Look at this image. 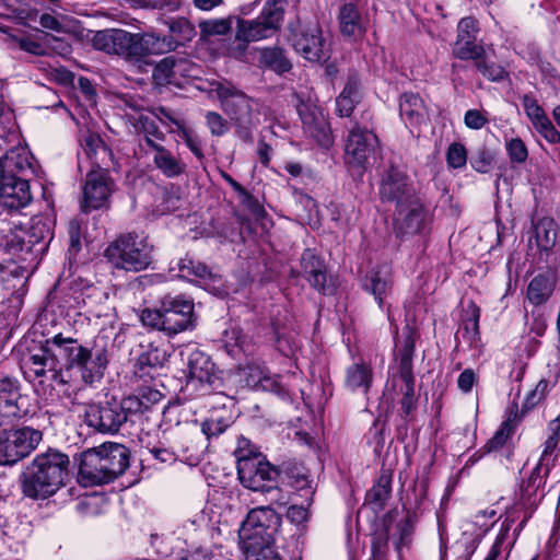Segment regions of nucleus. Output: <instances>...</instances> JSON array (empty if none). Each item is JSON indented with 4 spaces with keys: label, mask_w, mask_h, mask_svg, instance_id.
<instances>
[{
    "label": "nucleus",
    "mask_w": 560,
    "mask_h": 560,
    "mask_svg": "<svg viewBox=\"0 0 560 560\" xmlns=\"http://www.w3.org/2000/svg\"><path fill=\"white\" fill-rule=\"evenodd\" d=\"M164 25L168 30V35L109 28L95 32L91 43L97 50L117 55L128 61L140 62L152 55L174 51L190 43L196 36L195 25L186 18H170L164 21Z\"/></svg>",
    "instance_id": "f257e3e1"
},
{
    "label": "nucleus",
    "mask_w": 560,
    "mask_h": 560,
    "mask_svg": "<svg viewBox=\"0 0 560 560\" xmlns=\"http://www.w3.org/2000/svg\"><path fill=\"white\" fill-rule=\"evenodd\" d=\"M69 457L55 450L37 454L20 476L22 493L33 500H45L66 485Z\"/></svg>",
    "instance_id": "f03ea898"
},
{
    "label": "nucleus",
    "mask_w": 560,
    "mask_h": 560,
    "mask_svg": "<svg viewBox=\"0 0 560 560\" xmlns=\"http://www.w3.org/2000/svg\"><path fill=\"white\" fill-rule=\"evenodd\" d=\"M129 466V451L119 443H104L81 454L78 480L84 487L110 482Z\"/></svg>",
    "instance_id": "7ed1b4c3"
},
{
    "label": "nucleus",
    "mask_w": 560,
    "mask_h": 560,
    "mask_svg": "<svg viewBox=\"0 0 560 560\" xmlns=\"http://www.w3.org/2000/svg\"><path fill=\"white\" fill-rule=\"evenodd\" d=\"M211 85L223 112L234 124L237 137L252 143L253 131L258 124V103L229 81H218Z\"/></svg>",
    "instance_id": "20e7f679"
},
{
    "label": "nucleus",
    "mask_w": 560,
    "mask_h": 560,
    "mask_svg": "<svg viewBox=\"0 0 560 560\" xmlns=\"http://www.w3.org/2000/svg\"><path fill=\"white\" fill-rule=\"evenodd\" d=\"M152 253L153 246L147 236L126 233L112 242L104 255L115 268L138 272L150 266Z\"/></svg>",
    "instance_id": "39448f33"
},
{
    "label": "nucleus",
    "mask_w": 560,
    "mask_h": 560,
    "mask_svg": "<svg viewBox=\"0 0 560 560\" xmlns=\"http://www.w3.org/2000/svg\"><path fill=\"white\" fill-rule=\"evenodd\" d=\"M59 355L66 358L69 368H77L84 383L92 384L102 378L107 364V358L103 350L92 351L75 339L66 338L58 334L50 338Z\"/></svg>",
    "instance_id": "423d86ee"
},
{
    "label": "nucleus",
    "mask_w": 560,
    "mask_h": 560,
    "mask_svg": "<svg viewBox=\"0 0 560 560\" xmlns=\"http://www.w3.org/2000/svg\"><path fill=\"white\" fill-rule=\"evenodd\" d=\"M416 331L412 327L406 326L402 329V339L398 340L397 361L398 373L393 376V387L402 395L401 409L405 415H409L413 409L415 399V377L412 373V357L415 353Z\"/></svg>",
    "instance_id": "0eeeda50"
},
{
    "label": "nucleus",
    "mask_w": 560,
    "mask_h": 560,
    "mask_svg": "<svg viewBox=\"0 0 560 560\" xmlns=\"http://www.w3.org/2000/svg\"><path fill=\"white\" fill-rule=\"evenodd\" d=\"M287 0H266L260 14L253 20H237L236 39L250 43L273 36L281 27Z\"/></svg>",
    "instance_id": "6e6552de"
},
{
    "label": "nucleus",
    "mask_w": 560,
    "mask_h": 560,
    "mask_svg": "<svg viewBox=\"0 0 560 560\" xmlns=\"http://www.w3.org/2000/svg\"><path fill=\"white\" fill-rule=\"evenodd\" d=\"M237 475L245 488L270 494V501L279 500L278 479L280 471L262 454H257L250 458H244L243 456L237 465Z\"/></svg>",
    "instance_id": "1a4fd4ad"
},
{
    "label": "nucleus",
    "mask_w": 560,
    "mask_h": 560,
    "mask_svg": "<svg viewBox=\"0 0 560 560\" xmlns=\"http://www.w3.org/2000/svg\"><path fill=\"white\" fill-rule=\"evenodd\" d=\"M281 526L280 515L270 506H259L250 510L242 522L238 537L243 545L257 547L261 544H272L276 533Z\"/></svg>",
    "instance_id": "9d476101"
},
{
    "label": "nucleus",
    "mask_w": 560,
    "mask_h": 560,
    "mask_svg": "<svg viewBox=\"0 0 560 560\" xmlns=\"http://www.w3.org/2000/svg\"><path fill=\"white\" fill-rule=\"evenodd\" d=\"M59 355L50 339L45 340L35 351H30L22 359V369L27 378H49L56 384L66 385L68 380L58 364Z\"/></svg>",
    "instance_id": "9b49d317"
},
{
    "label": "nucleus",
    "mask_w": 560,
    "mask_h": 560,
    "mask_svg": "<svg viewBox=\"0 0 560 560\" xmlns=\"http://www.w3.org/2000/svg\"><path fill=\"white\" fill-rule=\"evenodd\" d=\"M129 417L124 399L86 404L84 407V422L100 433H117Z\"/></svg>",
    "instance_id": "f8f14e48"
},
{
    "label": "nucleus",
    "mask_w": 560,
    "mask_h": 560,
    "mask_svg": "<svg viewBox=\"0 0 560 560\" xmlns=\"http://www.w3.org/2000/svg\"><path fill=\"white\" fill-rule=\"evenodd\" d=\"M188 381L191 386L201 392L202 395L210 394L221 387L222 381L218 374L215 364L210 355L194 349L187 358Z\"/></svg>",
    "instance_id": "ddd939ff"
},
{
    "label": "nucleus",
    "mask_w": 560,
    "mask_h": 560,
    "mask_svg": "<svg viewBox=\"0 0 560 560\" xmlns=\"http://www.w3.org/2000/svg\"><path fill=\"white\" fill-rule=\"evenodd\" d=\"M27 415L20 383L12 377L0 378V428L12 424Z\"/></svg>",
    "instance_id": "4468645a"
},
{
    "label": "nucleus",
    "mask_w": 560,
    "mask_h": 560,
    "mask_svg": "<svg viewBox=\"0 0 560 560\" xmlns=\"http://www.w3.org/2000/svg\"><path fill=\"white\" fill-rule=\"evenodd\" d=\"M164 332L177 335L194 326V303L180 296L163 300Z\"/></svg>",
    "instance_id": "2eb2a0df"
},
{
    "label": "nucleus",
    "mask_w": 560,
    "mask_h": 560,
    "mask_svg": "<svg viewBox=\"0 0 560 560\" xmlns=\"http://www.w3.org/2000/svg\"><path fill=\"white\" fill-rule=\"evenodd\" d=\"M291 40L295 51L308 61L320 62L328 58L329 48L317 25L300 30Z\"/></svg>",
    "instance_id": "dca6fc26"
},
{
    "label": "nucleus",
    "mask_w": 560,
    "mask_h": 560,
    "mask_svg": "<svg viewBox=\"0 0 560 560\" xmlns=\"http://www.w3.org/2000/svg\"><path fill=\"white\" fill-rule=\"evenodd\" d=\"M376 143L377 138L372 131L358 125L352 126L345 147L346 163L362 168L374 152Z\"/></svg>",
    "instance_id": "f3484780"
},
{
    "label": "nucleus",
    "mask_w": 560,
    "mask_h": 560,
    "mask_svg": "<svg viewBox=\"0 0 560 560\" xmlns=\"http://www.w3.org/2000/svg\"><path fill=\"white\" fill-rule=\"evenodd\" d=\"M378 191L382 200L396 202L397 206L415 197L413 188L406 174L393 165L384 171Z\"/></svg>",
    "instance_id": "a211bd4d"
},
{
    "label": "nucleus",
    "mask_w": 560,
    "mask_h": 560,
    "mask_svg": "<svg viewBox=\"0 0 560 560\" xmlns=\"http://www.w3.org/2000/svg\"><path fill=\"white\" fill-rule=\"evenodd\" d=\"M113 189L114 182L106 172L90 171L83 188V210L89 211L103 207Z\"/></svg>",
    "instance_id": "6ab92c4d"
},
{
    "label": "nucleus",
    "mask_w": 560,
    "mask_h": 560,
    "mask_svg": "<svg viewBox=\"0 0 560 560\" xmlns=\"http://www.w3.org/2000/svg\"><path fill=\"white\" fill-rule=\"evenodd\" d=\"M301 268L304 278L316 290L324 294H332L335 281L327 275L326 265L313 250L305 249L301 257Z\"/></svg>",
    "instance_id": "aec40b11"
},
{
    "label": "nucleus",
    "mask_w": 560,
    "mask_h": 560,
    "mask_svg": "<svg viewBox=\"0 0 560 560\" xmlns=\"http://www.w3.org/2000/svg\"><path fill=\"white\" fill-rule=\"evenodd\" d=\"M298 113L301 117L304 132L319 145L328 148L331 144L330 128L322 110L316 106L302 103L298 106Z\"/></svg>",
    "instance_id": "412c9836"
},
{
    "label": "nucleus",
    "mask_w": 560,
    "mask_h": 560,
    "mask_svg": "<svg viewBox=\"0 0 560 560\" xmlns=\"http://www.w3.org/2000/svg\"><path fill=\"white\" fill-rule=\"evenodd\" d=\"M428 213L415 196L406 203L397 206V232L401 235H412L420 232L427 222Z\"/></svg>",
    "instance_id": "4be33fe9"
},
{
    "label": "nucleus",
    "mask_w": 560,
    "mask_h": 560,
    "mask_svg": "<svg viewBox=\"0 0 560 560\" xmlns=\"http://www.w3.org/2000/svg\"><path fill=\"white\" fill-rule=\"evenodd\" d=\"M28 179L19 176L0 177V205L9 209L25 207L31 201Z\"/></svg>",
    "instance_id": "5701e85b"
},
{
    "label": "nucleus",
    "mask_w": 560,
    "mask_h": 560,
    "mask_svg": "<svg viewBox=\"0 0 560 560\" xmlns=\"http://www.w3.org/2000/svg\"><path fill=\"white\" fill-rule=\"evenodd\" d=\"M195 66L185 59L165 57L153 69V81L161 86L177 83V75L194 77Z\"/></svg>",
    "instance_id": "b1692460"
},
{
    "label": "nucleus",
    "mask_w": 560,
    "mask_h": 560,
    "mask_svg": "<svg viewBox=\"0 0 560 560\" xmlns=\"http://www.w3.org/2000/svg\"><path fill=\"white\" fill-rule=\"evenodd\" d=\"M83 151L90 159L95 172H106L115 168V162L112 150L103 142L96 133H89L83 139Z\"/></svg>",
    "instance_id": "393cba45"
},
{
    "label": "nucleus",
    "mask_w": 560,
    "mask_h": 560,
    "mask_svg": "<svg viewBox=\"0 0 560 560\" xmlns=\"http://www.w3.org/2000/svg\"><path fill=\"white\" fill-rule=\"evenodd\" d=\"M34 158L24 148H14L0 159V177L27 176L35 174Z\"/></svg>",
    "instance_id": "a878e982"
},
{
    "label": "nucleus",
    "mask_w": 560,
    "mask_h": 560,
    "mask_svg": "<svg viewBox=\"0 0 560 560\" xmlns=\"http://www.w3.org/2000/svg\"><path fill=\"white\" fill-rule=\"evenodd\" d=\"M149 147L154 151L153 163L155 167L167 178L178 177L186 171V164L165 149L160 142L149 141Z\"/></svg>",
    "instance_id": "bb28decb"
},
{
    "label": "nucleus",
    "mask_w": 560,
    "mask_h": 560,
    "mask_svg": "<svg viewBox=\"0 0 560 560\" xmlns=\"http://www.w3.org/2000/svg\"><path fill=\"white\" fill-rule=\"evenodd\" d=\"M339 24L341 34L352 39L363 37L366 31L365 21L352 3H347L341 7Z\"/></svg>",
    "instance_id": "cd10ccee"
},
{
    "label": "nucleus",
    "mask_w": 560,
    "mask_h": 560,
    "mask_svg": "<svg viewBox=\"0 0 560 560\" xmlns=\"http://www.w3.org/2000/svg\"><path fill=\"white\" fill-rule=\"evenodd\" d=\"M363 288L374 296L378 306L383 307L384 299L392 289L388 269L383 267L369 271L363 280Z\"/></svg>",
    "instance_id": "c85d7f7f"
},
{
    "label": "nucleus",
    "mask_w": 560,
    "mask_h": 560,
    "mask_svg": "<svg viewBox=\"0 0 560 560\" xmlns=\"http://www.w3.org/2000/svg\"><path fill=\"white\" fill-rule=\"evenodd\" d=\"M246 385L254 389L280 392L277 376H271L269 371L259 364H248L243 369Z\"/></svg>",
    "instance_id": "c756f323"
},
{
    "label": "nucleus",
    "mask_w": 560,
    "mask_h": 560,
    "mask_svg": "<svg viewBox=\"0 0 560 560\" xmlns=\"http://www.w3.org/2000/svg\"><path fill=\"white\" fill-rule=\"evenodd\" d=\"M373 380L370 364L365 362L353 363L346 370L345 384L352 392L368 393Z\"/></svg>",
    "instance_id": "7c9ffc66"
},
{
    "label": "nucleus",
    "mask_w": 560,
    "mask_h": 560,
    "mask_svg": "<svg viewBox=\"0 0 560 560\" xmlns=\"http://www.w3.org/2000/svg\"><path fill=\"white\" fill-rule=\"evenodd\" d=\"M399 113L407 125H420L424 121L425 114L423 101L416 93H404L399 100Z\"/></svg>",
    "instance_id": "2f4dec72"
},
{
    "label": "nucleus",
    "mask_w": 560,
    "mask_h": 560,
    "mask_svg": "<svg viewBox=\"0 0 560 560\" xmlns=\"http://www.w3.org/2000/svg\"><path fill=\"white\" fill-rule=\"evenodd\" d=\"M163 398L160 390L151 387H141L137 394L124 398L125 406L129 416L133 413H142L152 406L159 404Z\"/></svg>",
    "instance_id": "473e14b6"
},
{
    "label": "nucleus",
    "mask_w": 560,
    "mask_h": 560,
    "mask_svg": "<svg viewBox=\"0 0 560 560\" xmlns=\"http://www.w3.org/2000/svg\"><path fill=\"white\" fill-rule=\"evenodd\" d=\"M139 348L136 368L137 371L141 372V376L147 373V369L161 368L167 361L166 350L153 342L140 345Z\"/></svg>",
    "instance_id": "72a5a7b5"
},
{
    "label": "nucleus",
    "mask_w": 560,
    "mask_h": 560,
    "mask_svg": "<svg viewBox=\"0 0 560 560\" xmlns=\"http://www.w3.org/2000/svg\"><path fill=\"white\" fill-rule=\"evenodd\" d=\"M178 460L190 466L197 465L203 455V444L198 442L196 436L189 433L183 434L175 442Z\"/></svg>",
    "instance_id": "f704fd0d"
},
{
    "label": "nucleus",
    "mask_w": 560,
    "mask_h": 560,
    "mask_svg": "<svg viewBox=\"0 0 560 560\" xmlns=\"http://www.w3.org/2000/svg\"><path fill=\"white\" fill-rule=\"evenodd\" d=\"M553 289L555 282L550 277L538 275L530 280L527 287L526 296L533 305L539 306L549 300Z\"/></svg>",
    "instance_id": "c9c22d12"
},
{
    "label": "nucleus",
    "mask_w": 560,
    "mask_h": 560,
    "mask_svg": "<svg viewBox=\"0 0 560 560\" xmlns=\"http://www.w3.org/2000/svg\"><path fill=\"white\" fill-rule=\"evenodd\" d=\"M170 272H175V276L185 279H189L191 277L207 279L211 276L209 268L205 264L195 261L189 257L172 261L170 264Z\"/></svg>",
    "instance_id": "e433bc0d"
},
{
    "label": "nucleus",
    "mask_w": 560,
    "mask_h": 560,
    "mask_svg": "<svg viewBox=\"0 0 560 560\" xmlns=\"http://www.w3.org/2000/svg\"><path fill=\"white\" fill-rule=\"evenodd\" d=\"M233 422L231 412L221 408L214 410L211 416L201 423V432L209 440L223 433Z\"/></svg>",
    "instance_id": "4c0bfd02"
},
{
    "label": "nucleus",
    "mask_w": 560,
    "mask_h": 560,
    "mask_svg": "<svg viewBox=\"0 0 560 560\" xmlns=\"http://www.w3.org/2000/svg\"><path fill=\"white\" fill-rule=\"evenodd\" d=\"M359 102V81L350 78L342 92L336 100L337 110L340 116L348 117Z\"/></svg>",
    "instance_id": "58836bf2"
},
{
    "label": "nucleus",
    "mask_w": 560,
    "mask_h": 560,
    "mask_svg": "<svg viewBox=\"0 0 560 560\" xmlns=\"http://www.w3.org/2000/svg\"><path fill=\"white\" fill-rule=\"evenodd\" d=\"M536 242L541 250H549L556 244L557 223L549 217L541 218L535 224Z\"/></svg>",
    "instance_id": "ea45409f"
},
{
    "label": "nucleus",
    "mask_w": 560,
    "mask_h": 560,
    "mask_svg": "<svg viewBox=\"0 0 560 560\" xmlns=\"http://www.w3.org/2000/svg\"><path fill=\"white\" fill-rule=\"evenodd\" d=\"M223 343L231 357H237L241 352H250V341L238 327L226 329L223 336Z\"/></svg>",
    "instance_id": "a19ab883"
},
{
    "label": "nucleus",
    "mask_w": 560,
    "mask_h": 560,
    "mask_svg": "<svg viewBox=\"0 0 560 560\" xmlns=\"http://www.w3.org/2000/svg\"><path fill=\"white\" fill-rule=\"evenodd\" d=\"M233 18L208 19L199 22L200 38L208 40L213 36H222L232 30Z\"/></svg>",
    "instance_id": "79ce46f5"
},
{
    "label": "nucleus",
    "mask_w": 560,
    "mask_h": 560,
    "mask_svg": "<svg viewBox=\"0 0 560 560\" xmlns=\"http://www.w3.org/2000/svg\"><path fill=\"white\" fill-rule=\"evenodd\" d=\"M260 63L276 72L283 73L291 69V62L279 47L264 48L260 51Z\"/></svg>",
    "instance_id": "37998d69"
},
{
    "label": "nucleus",
    "mask_w": 560,
    "mask_h": 560,
    "mask_svg": "<svg viewBox=\"0 0 560 560\" xmlns=\"http://www.w3.org/2000/svg\"><path fill=\"white\" fill-rule=\"evenodd\" d=\"M453 55L462 60H474L480 59L486 55L485 48L481 45L476 44V39H456Z\"/></svg>",
    "instance_id": "c03bdc74"
},
{
    "label": "nucleus",
    "mask_w": 560,
    "mask_h": 560,
    "mask_svg": "<svg viewBox=\"0 0 560 560\" xmlns=\"http://www.w3.org/2000/svg\"><path fill=\"white\" fill-rule=\"evenodd\" d=\"M394 533L392 534V539L394 547L397 552H400L405 546H408L411 541V536L413 532V525L409 516L401 518L394 526Z\"/></svg>",
    "instance_id": "a18cd8bd"
},
{
    "label": "nucleus",
    "mask_w": 560,
    "mask_h": 560,
    "mask_svg": "<svg viewBox=\"0 0 560 560\" xmlns=\"http://www.w3.org/2000/svg\"><path fill=\"white\" fill-rule=\"evenodd\" d=\"M392 527L385 522V524L378 528L372 538V556L374 560H383L387 552L388 541L392 537Z\"/></svg>",
    "instance_id": "49530a36"
},
{
    "label": "nucleus",
    "mask_w": 560,
    "mask_h": 560,
    "mask_svg": "<svg viewBox=\"0 0 560 560\" xmlns=\"http://www.w3.org/2000/svg\"><path fill=\"white\" fill-rule=\"evenodd\" d=\"M475 66L478 71L490 81H501L506 77V71L500 65L495 62H489L485 56L475 61Z\"/></svg>",
    "instance_id": "de8ad7c7"
},
{
    "label": "nucleus",
    "mask_w": 560,
    "mask_h": 560,
    "mask_svg": "<svg viewBox=\"0 0 560 560\" xmlns=\"http://www.w3.org/2000/svg\"><path fill=\"white\" fill-rule=\"evenodd\" d=\"M243 549L246 553V560H281L271 544H261L257 547L243 545Z\"/></svg>",
    "instance_id": "09e8293b"
},
{
    "label": "nucleus",
    "mask_w": 560,
    "mask_h": 560,
    "mask_svg": "<svg viewBox=\"0 0 560 560\" xmlns=\"http://www.w3.org/2000/svg\"><path fill=\"white\" fill-rule=\"evenodd\" d=\"M513 433V425L505 421L501 424L495 434L487 442L485 448L487 452L495 451L502 447Z\"/></svg>",
    "instance_id": "8fccbe9b"
},
{
    "label": "nucleus",
    "mask_w": 560,
    "mask_h": 560,
    "mask_svg": "<svg viewBox=\"0 0 560 560\" xmlns=\"http://www.w3.org/2000/svg\"><path fill=\"white\" fill-rule=\"evenodd\" d=\"M493 161L494 153L486 147H482L478 149L476 154L471 158L470 164L477 172L487 173L490 170Z\"/></svg>",
    "instance_id": "3c124183"
},
{
    "label": "nucleus",
    "mask_w": 560,
    "mask_h": 560,
    "mask_svg": "<svg viewBox=\"0 0 560 560\" xmlns=\"http://www.w3.org/2000/svg\"><path fill=\"white\" fill-rule=\"evenodd\" d=\"M537 131L550 143L560 142V132L555 128L549 118L544 115L533 122Z\"/></svg>",
    "instance_id": "603ef678"
},
{
    "label": "nucleus",
    "mask_w": 560,
    "mask_h": 560,
    "mask_svg": "<svg viewBox=\"0 0 560 560\" xmlns=\"http://www.w3.org/2000/svg\"><path fill=\"white\" fill-rule=\"evenodd\" d=\"M447 164L453 168L464 167L467 163V151L460 143H452L446 152Z\"/></svg>",
    "instance_id": "864d4df0"
},
{
    "label": "nucleus",
    "mask_w": 560,
    "mask_h": 560,
    "mask_svg": "<svg viewBox=\"0 0 560 560\" xmlns=\"http://www.w3.org/2000/svg\"><path fill=\"white\" fill-rule=\"evenodd\" d=\"M163 303L160 308L156 310H143L141 313V322L144 326L164 331V314Z\"/></svg>",
    "instance_id": "5fc2aeb1"
},
{
    "label": "nucleus",
    "mask_w": 560,
    "mask_h": 560,
    "mask_svg": "<svg viewBox=\"0 0 560 560\" xmlns=\"http://www.w3.org/2000/svg\"><path fill=\"white\" fill-rule=\"evenodd\" d=\"M390 493V478L382 475L377 483L371 489L370 497L372 501L383 503Z\"/></svg>",
    "instance_id": "6e6d98bb"
},
{
    "label": "nucleus",
    "mask_w": 560,
    "mask_h": 560,
    "mask_svg": "<svg viewBox=\"0 0 560 560\" xmlns=\"http://www.w3.org/2000/svg\"><path fill=\"white\" fill-rule=\"evenodd\" d=\"M506 150L512 162L523 163L528 156L527 148L520 138L511 139L506 144Z\"/></svg>",
    "instance_id": "4d7b16f0"
},
{
    "label": "nucleus",
    "mask_w": 560,
    "mask_h": 560,
    "mask_svg": "<svg viewBox=\"0 0 560 560\" xmlns=\"http://www.w3.org/2000/svg\"><path fill=\"white\" fill-rule=\"evenodd\" d=\"M206 121L212 136H223L229 129L228 121L215 112H208L206 115Z\"/></svg>",
    "instance_id": "13d9d810"
},
{
    "label": "nucleus",
    "mask_w": 560,
    "mask_h": 560,
    "mask_svg": "<svg viewBox=\"0 0 560 560\" xmlns=\"http://www.w3.org/2000/svg\"><path fill=\"white\" fill-rule=\"evenodd\" d=\"M478 33L477 21L474 18H464L457 26V39H476Z\"/></svg>",
    "instance_id": "bf43d9fd"
},
{
    "label": "nucleus",
    "mask_w": 560,
    "mask_h": 560,
    "mask_svg": "<svg viewBox=\"0 0 560 560\" xmlns=\"http://www.w3.org/2000/svg\"><path fill=\"white\" fill-rule=\"evenodd\" d=\"M488 122L487 114L478 109H468L464 116V124L467 128L479 130Z\"/></svg>",
    "instance_id": "052dcab7"
},
{
    "label": "nucleus",
    "mask_w": 560,
    "mask_h": 560,
    "mask_svg": "<svg viewBox=\"0 0 560 560\" xmlns=\"http://www.w3.org/2000/svg\"><path fill=\"white\" fill-rule=\"evenodd\" d=\"M148 450L154 459L163 464H172L178 459L176 448L174 446L172 450H168L160 445H154L152 447L148 446Z\"/></svg>",
    "instance_id": "680f3d73"
},
{
    "label": "nucleus",
    "mask_w": 560,
    "mask_h": 560,
    "mask_svg": "<svg viewBox=\"0 0 560 560\" xmlns=\"http://www.w3.org/2000/svg\"><path fill=\"white\" fill-rule=\"evenodd\" d=\"M287 517L290 520V522L298 526L303 525L310 518L308 508L293 504L288 509Z\"/></svg>",
    "instance_id": "e2e57ef3"
},
{
    "label": "nucleus",
    "mask_w": 560,
    "mask_h": 560,
    "mask_svg": "<svg viewBox=\"0 0 560 560\" xmlns=\"http://www.w3.org/2000/svg\"><path fill=\"white\" fill-rule=\"evenodd\" d=\"M142 129L144 133V141L149 145V141H163L164 133L159 129L154 121L144 119L142 121Z\"/></svg>",
    "instance_id": "0e129e2a"
},
{
    "label": "nucleus",
    "mask_w": 560,
    "mask_h": 560,
    "mask_svg": "<svg viewBox=\"0 0 560 560\" xmlns=\"http://www.w3.org/2000/svg\"><path fill=\"white\" fill-rule=\"evenodd\" d=\"M234 454L237 459V464L242 460V455H244V458H250L256 456L257 454H260L256 448L252 446V443L249 440L245 438H240L237 441V446L234 451Z\"/></svg>",
    "instance_id": "69168bd1"
},
{
    "label": "nucleus",
    "mask_w": 560,
    "mask_h": 560,
    "mask_svg": "<svg viewBox=\"0 0 560 560\" xmlns=\"http://www.w3.org/2000/svg\"><path fill=\"white\" fill-rule=\"evenodd\" d=\"M476 382L477 374L475 371L471 369H466L459 374L457 378V386L463 393L467 394L472 389V386L476 384Z\"/></svg>",
    "instance_id": "338daca9"
},
{
    "label": "nucleus",
    "mask_w": 560,
    "mask_h": 560,
    "mask_svg": "<svg viewBox=\"0 0 560 560\" xmlns=\"http://www.w3.org/2000/svg\"><path fill=\"white\" fill-rule=\"evenodd\" d=\"M523 105L525 113L532 120V122L536 121L537 119L545 115L544 109L538 105L537 101L530 96H524Z\"/></svg>",
    "instance_id": "774afa93"
}]
</instances>
